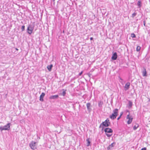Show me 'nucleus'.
<instances>
[{
    "label": "nucleus",
    "instance_id": "4468645a",
    "mask_svg": "<svg viewBox=\"0 0 150 150\" xmlns=\"http://www.w3.org/2000/svg\"><path fill=\"white\" fill-rule=\"evenodd\" d=\"M130 83L129 82H127L125 85V87L126 89L127 90H128L129 88Z\"/></svg>",
    "mask_w": 150,
    "mask_h": 150
},
{
    "label": "nucleus",
    "instance_id": "9d476101",
    "mask_svg": "<svg viewBox=\"0 0 150 150\" xmlns=\"http://www.w3.org/2000/svg\"><path fill=\"white\" fill-rule=\"evenodd\" d=\"M59 96L58 95H55L51 96L50 97V99H57L58 98Z\"/></svg>",
    "mask_w": 150,
    "mask_h": 150
},
{
    "label": "nucleus",
    "instance_id": "20e7f679",
    "mask_svg": "<svg viewBox=\"0 0 150 150\" xmlns=\"http://www.w3.org/2000/svg\"><path fill=\"white\" fill-rule=\"evenodd\" d=\"M126 118L128 120L127 121V123L128 124H131L132 123L133 119V118L132 117V116L130 115L129 113L127 115Z\"/></svg>",
    "mask_w": 150,
    "mask_h": 150
},
{
    "label": "nucleus",
    "instance_id": "a211bd4d",
    "mask_svg": "<svg viewBox=\"0 0 150 150\" xmlns=\"http://www.w3.org/2000/svg\"><path fill=\"white\" fill-rule=\"evenodd\" d=\"M53 67L52 64H51L50 65H48L47 67V68L49 71H51V69Z\"/></svg>",
    "mask_w": 150,
    "mask_h": 150
},
{
    "label": "nucleus",
    "instance_id": "7c9ffc66",
    "mask_svg": "<svg viewBox=\"0 0 150 150\" xmlns=\"http://www.w3.org/2000/svg\"><path fill=\"white\" fill-rule=\"evenodd\" d=\"M121 116L120 115L119 116V117H118V118H117V120H119L120 119V118H121Z\"/></svg>",
    "mask_w": 150,
    "mask_h": 150
},
{
    "label": "nucleus",
    "instance_id": "dca6fc26",
    "mask_svg": "<svg viewBox=\"0 0 150 150\" xmlns=\"http://www.w3.org/2000/svg\"><path fill=\"white\" fill-rule=\"evenodd\" d=\"M117 116L113 114V113H112L111 115H110V117L112 120H114L116 118Z\"/></svg>",
    "mask_w": 150,
    "mask_h": 150
},
{
    "label": "nucleus",
    "instance_id": "a878e982",
    "mask_svg": "<svg viewBox=\"0 0 150 150\" xmlns=\"http://www.w3.org/2000/svg\"><path fill=\"white\" fill-rule=\"evenodd\" d=\"M105 134H106V135L108 137H110L112 135V134H108L107 133H106Z\"/></svg>",
    "mask_w": 150,
    "mask_h": 150
},
{
    "label": "nucleus",
    "instance_id": "cd10ccee",
    "mask_svg": "<svg viewBox=\"0 0 150 150\" xmlns=\"http://www.w3.org/2000/svg\"><path fill=\"white\" fill-rule=\"evenodd\" d=\"M143 23H144V25L145 26H146V21H145L144 20V21H143Z\"/></svg>",
    "mask_w": 150,
    "mask_h": 150
},
{
    "label": "nucleus",
    "instance_id": "ddd939ff",
    "mask_svg": "<svg viewBox=\"0 0 150 150\" xmlns=\"http://www.w3.org/2000/svg\"><path fill=\"white\" fill-rule=\"evenodd\" d=\"M146 71L145 68H144L143 71L142 72V75L144 76H147Z\"/></svg>",
    "mask_w": 150,
    "mask_h": 150
},
{
    "label": "nucleus",
    "instance_id": "72a5a7b5",
    "mask_svg": "<svg viewBox=\"0 0 150 150\" xmlns=\"http://www.w3.org/2000/svg\"><path fill=\"white\" fill-rule=\"evenodd\" d=\"M54 2L55 1V0H52Z\"/></svg>",
    "mask_w": 150,
    "mask_h": 150
},
{
    "label": "nucleus",
    "instance_id": "423d86ee",
    "mask_svg": "<svg viewBox=\"0 0 150 150\" xmlns=\"http://www.w3.org/2000/svg\"><path fill=\"white\" fill-rule=\"evenodd\" d=\"M104 131L106 133H112L113 132V130L110 128H107L104 129Z\"/></svg>",
    "mask_w": 150,
    "mask_h": 150
},
{
    "label": "nucleus",
    "instance_id": "bb28decb",
    "mask_svg": "<svg viewBox=\"0 0 150 150\" xmlns=\"http://www.w3.org/2000/svg\"><path fill=\"white\" fill-rule=\"evenodd\" d=\"M137 15V13H134L132 14V17L133 18H134V17H135L136 15Z\"/></svg>",
    "mask_w": 150,
    "mask_h": 150
},
{
    "label": "nucleus",
    "instance_id": "39448f33",
    "mask_svg": "<svg viewBox=\"0 0 150 150\" xmlns=\"http://www.w3.org/2000/svg\"><path fill=\"white\" fill-rule=\"evenodd\" d=\"M36 144V142L32 141L29 144L30 146L32 149L35 150L37 148Z\"/></svg>",
    "mask_w": 150,
    "mask_h": 150
},
{
    "label": "nucleus",
    "instance_id": "b1692460",
    "mask_svg": "<svg viewBox=\"0 0 150 150\" xmlns=\"http://www.w3.org/2000/svg\"><path fill=\"white\" fill-rule=\"evenodd\" d=\"M131 37L132 38H136V36L135 34L134 33H132L131 34Z\"/></svg>",
    "mask_w": 150,
    "mask_h": 150
},
{
    "label": "nucleus",
    "instance_id": "c756f323",
    "mask_svg": "<svg viewBox=\"0 0 150 150\" xmlns=\"http://www.w3.org/2000/svg\"><path fill=\"white\" fill-rule=\"evenodd\" d=\"M82 73H83V71H82L79 74V76L81 75L82 74Z\"/></svg>",
    "mask_w": 150,
    "mask_h": 150
},
{
    "label": "nucleus",
    "instance_id": "aec40b11",
    "mask_svg": "<svg viewBox=\"0 0 150 150\" xmlns=\"http://www.w3.org/2000/svg\"><path fill=\"white\" fill-rule=\"evenodd\" d=\"M139 127V125L138 124H136L134 126L133 129L134 130H136Z\"/></svg>",
    "mask_w": 150,
    "mask_h": 150
},
{
    "label": "nucleus",
    "instance_id": "9b49d317",
    "mask_svg": "<svg viewBox=\"0 0 150 150\" xmlns=\"http://www.w3.org/2000/svg\"><path fill=\"white\" fill-rule=\"evenodd\" d=\"M115 144V142L112 143L108 148V150H110V149H112V148L113 147L114 145Z\"/></svg>",
    "mask_w": 150,
    "mask_h": 150
},
{
    "label": "nucleus",
    "instance_id": "473e14b6",
    "mask_svg": "<svg viewBox=\"0 0 150 150\" xmlns=\"http://www.w3.org/2000/svg\"><path fill=\"white\" fill-rule=\"evenodd\" d=\"M122 114H123V112H121V113H120V116H122Z\"/></svg>",
    "mask_w": 150,
    "mask_h": 150
},
{
    "label": "nucleus",
    "instance_id": "6e6552de",
    "mask_svg": "<svg viewBox=\"0 0 150 150\" xmlns=\"http://www.w3.org/2000/svg\"><path fill=\"white\" fill-rule=\"evenodd\" d=\"M91 104L89 103L86 104V107L88 111L90 112L91 110Z\"/></svg>",
    "mask_w": 150,
    "mask_h": 150
},
{
    "label": "nucleus",
    "instance_id": "1a4fd4ad",
    "mask_svg": "<svg viewBox=\"0 0 150 150\" xmlns=\"http://www.w3.org/2000/svg\"><path fill=\"white\" fill-rule=\"evenodd\" d=\"M45 95V94L44 93H42L41 94V95H40V101H43V98Z\"/></svg>",
    "mask_w": 150,
    "mask_h": 150
},
{
    "label": "nucleus",
    "instance_id": "6ab92c4d",
    "mask_svg": "<svg viewBox=\"0 0 150 150\" xmlns=\"http://www.w3.org/2000/svg\"><path fill=\"white\" fill-rule=\"evenodd\" d=\"M132 105V102L130 100L129 101L128 107L129 108H131Z\"/></svg>",
    "mask_w": 150,
    "mask_h": 150
},
{
    "label": "nucleus",
    "instance_id": "f03ea898",
    "mask_svg": "<svg viewBox=\"0 0 150 150\" xmlns=\"http://www.w3.org/2000/svg\"><path fill=\"white\" fill-rule=\"evenodd\" d=\"M10 125L11 123H8L6 125H5L3 127L1 126L0 127V130L1 131H2L3 130H8L10 129Z\"/></svg>",
    "mask_w": 150,
    "mask_h": 150
},
{
    "label": "nucleus",
    "instance_id": "4be33fe9",
    "mask_svg": "<svg viewBox=\"0 0 150 150\" xmlns=\"http://www.w3.org/2000/svg\"><path fill=\"white\" fill-rule=\"evenodd\" d=\"M141 49V47L139 46H137L136 48V50L137 52H139L140 51Z\"/></svg>",
    "mask_w": 150,
    "mask_h": 150
},
{
    "label": "nucleus",
    "instance_id": "f3484780",
    "mask_svg": "<svg viewBox=\"0 0 150 150\" xmlns=\"http://www.w3.org/2000/svg\"><path fill=\"white\" fill-rule=\"evenodd\" d=\"M137 5L138 6V7L140 8L142 5V3L140 0H139L138 1L137 3Z\"/></svg>",
    "mask_w": 150,
    "mask_h": 150
},
{
    "label": "nucleus",
    "instance_id": "f8f14e48",
    "mask_svg": "<svg viewBox=\"0 0 150 150\" xmlns=\"http://www.w3.org/2000/svg\"><path fill=\"white\" fill-rule=\"evenodd\" d=\"M118 112V110L117 109H115L113 110V114L116 115V116L117 115Z\"/></svg>",
    "mask_w": 150,
    "mask_h": 150
},
{
    "label": "nucleus",
    "instance_id": "7ed1b4c3",
    "mask_svg": "<svg viewBox=\"0 0 150 150\" xmlns=\"http://www.w3.org/2000/svg\"><path fill=\"white\" fill-rule=\"evenodd\" d=\"M34 25L33 24L30 25L27 28V32L29 34H31L34 29Z\"/></svg>",
    "mask_w": 150,
    "mask_h": 150
},
{
    "label": "nucleus",
    "instance_id": "393cba45",
    "mask_svg": "<svg viewBox=\"0 0 150 150\" xmlns=\"http://www.w3.org/2000/svg\"><path fill=\"white\" fill-rule=\"evenodd\" d=\"M25 26L24 25H22L21 27V30L22 31H23L25 30Z\"/></svg>",
    "mask_w": 150,
    "mask_h": 150
},
{
    "label": "nucleus",
    "instance_id": "f257e3e1",
    "mask_svg": "<svg viewBox=\"0 0 150 150\" xmlns=\"http://www.w3.org/2000/svg\"><path fill=\"white\" fill-rule=\"evenodd\" d=\"M110 124V122L108 118H107L106 120H105L104 122H103L102 123H101L99 127V128H102V130H103L104 128V127H108Z\"/></svg>",
    "mask_w": 150,
    "mask_h": 150
},
{
    "label": "nucleus",
    "instance_id": "c9c22d12",
    "mask_svg": "<svg viewBox=\"0 0 150 150\" xmlns=\"http://www.w3.org/2000/svg\"><path fill=\"white\" fill-rule=\"evenodd\" d=\"M16 50H18V49L17 48H16Z\"/></svg>",
    "mask_w": 150,
    "mask_h": 150
},
{
    "label": "nucleus",
    "instance_id": "5701e85b",
    "mask_svg": "<svg viewBox=\"0 0 150 150\" xmlns=\"http://www.w3.org/2000/svg\"><path fill=\"white\" fill-rule=\"evenodd\" d=\"M103 103L102 102L100 101L98 103V106L99 107H101L102 106Z\"/></svg>",
    "mask_w": 150,
    "mask_h": 150
},
{
    "label": "nucleus",
    "instance_id": "c85d7f7f",
    "mask_svg": "<svg viewBox=\"0 0 150 150\" xmlns=\"http://www.w3.org/2000/svg\"><path fill=\"white\" fill-rule=\"evenodd\" d=\"M146 147L142 148L141 150H146Z\"/></svg>",
    "mask_w": 150,
    "mask_h": 150
},
{
    "label": "nucleus",
    "instance_id": "412c9836",
    "mask_svg": "<svg viewBox=\"0 0 150 150\" xmlns=\"http://www.w3.org/2000/svg\"><path fill=\"white\" fill-rule=\"evenodd\" d=\"M86 141L87 142V146H88L90 145V141L89 139H87L86 140Z\"/></svg>",
    "mask_w": 150,
    "mask_h": 150
},
{
    "label": "nucleus",
    "instance_id": "0eeeda50",
    "mask_svg": "<svg viewBox=\"0 0 150 150\" xmlns=\"http://www.w3.org/2000/svg\"><path fill=\"white\" fill-rule=\"evenodd\" d=\"M117 53L116 52H115L113 54L111 58L113 60H115L117 59Z\"/></svg>",
    "mask_w": 150,
    "mask_h": 150
},
{
    "label": "nucleus",
    "instance_id": "2f4dec72",
    "mask_svg": "<svg viewBox=\"0 0 150 150\" xmlns=\"http://www.w3.org/2000/svg\"><path fill=\"white\" fill-rule=\"evenodd\" d=\"M91 40H92L93 39V38L92 37H91L90 38Z\"/></svg>",
    "mask_w": 150,
    "mask_h": 150
},
{
    "label": "nucleus",
    "instance_id": "2eb2a0df",
    "mask_svg": "<svg viewBox=\"0 0 150 150\" xmlns=\"http://www.w3.org/2000/svg\"><path fill=\"white\" fill-rule=\"evenodd\" d=\"M62 90L63 91V92L62 93H60V94L61 95H62V96H65V95H66V91H67V90L63 89Z\"/></svg>",
    "mask_w": 150,
    "mask_h": 150
},
{
    "label": "nucleus",
    "instance_id": "f704fd0d",
    "mask_svg": "<svg viewBox=\"0 0 150 150\" xmlns=\"http://www.w3.org/2000/svg\"><path fill=\"white\" fill-rule=\"evenodd\" d=\"M120 80H122V79H121V78H120Z\"/></svg>",
    "mask_w": 150,
    "mask_h": 150
}]
</instances>
